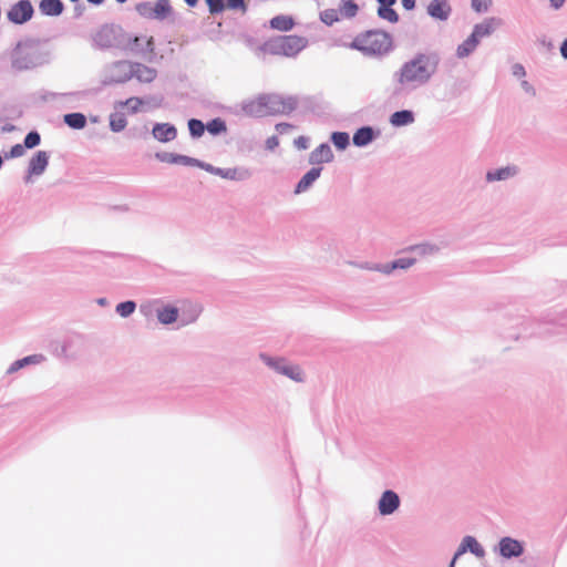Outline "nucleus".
<instances>
[{
    "label": "nucleus",
    "mask_w": 567,
    "mask_h": 567,
    "mask_svg": "<svg viewBox=\"0 0 567 567\" xmlns=\"http://www.w3.org/2000/svg\"><path fill=\"white\" fill-rule=\"evenodd\" d=\"M25 152V147L23 146V144H16L11 147V150L9 151V153L6 154V158H18V157H21Z\"/></svg>",
    "instance_id": "nucleus-52"
},
{
    "label": "nucleus",
    "mask_w": 567,
    "mask_h": 567,
    "mask_svg": "<svg viewBox=\"0 0 567 567\" xmlns=\"http://www.w3.org/2000/svg\"><path fill=\"white\" fill-rule=\"evenodd\" d=\"M64 94H61V93H55V92H50V91H45V90H41L37 93V96L38 99L41 101V102H51V101H54L56 100L59 96H63Z\"/></svg>",
    "instance_id": "nucleus-51"
},
{
    "label": "nucleus",
    "mask_w": 567,
    "mask_h": 567,
    "mask_svg": "<svg viewBox=\"0 0 567 567\" xmlns=\"http://www.w3.org/2000/svg\"><path fill=\"white\" fill-rule=\"evenodd\" d=\"M322 167L319 166L309 169L297 183L293 189V194L300 195L302 193L308 192L312 187L313 183L320 177Z\"/></svg>",
    "instance_id": "nucleus-24"
},
{
    "label": "nucleus",
    "mask_w": 567,
    "mask_h": 567,
    "mask_svg": "<svg viewBox=\"0 0 567 567\" xmlns=\"http://www.w3.org/2000/svg\"><path fill=\"white\" fill-rule=\"evenodd\" d=\"M503 25V20L501 18L491 17L486 18L483 22L474 25L472 35L476 38V40H481L482 38L491 35L495 30Z\"/></svg>",
    "instance_id": "nucleus-18"
},
{
    "label": "nucleus",
    "mask_w": 567,
    "mask_h": 567,
    "mask_svg": "<svg viewBox=\"0 0 567 567\" xmlns=\"http://www.w3.org/2000/svg\"><path fill=\"white\" fill-rule=\"evenodd\" d=\"M379 135V130L369 125L361 126L353 133L352 143L357 147H365L377 140Z\"/></svg>",
    "instance_id": "nucleus-20"
},
{
    "label": "nucleus",
    "mask_w": 567,
    "mask_h": 567,
    "mask_svg": "<svg viewBox=\"0 0 567 567\" xmlns=\"http://www.w3.org/2000/svg\"><path fill=\"white\" fill-rule=\"evenodd\" d=\"M495 550L505 559L518 558L524 554V544L518 539L506 536L499 539Z\"/></svg>",
    "instance_id": "nucleus-13"
},
{
    "label": "nucleus",
    "mask_w": 567,
    "mask_h": 567,
    "mask_svg": "<svg viewBox=\"0 0 567 567\" xmlns=\"http://www.w3.org/2000/svg\"><path fill=\"white\" fill-rule=\"evenodd\" d=\"M415 121V114L411 110L395 111L390 115L389 122L394 127L408 126Z\"/></svg>",
    "instance_id": "nucleus-31"
},
{
    "label": "nucleus",
    "mask_w": 567,
    "mask_h": 567,
    "mask_svg": "<svg viewBox=\"0 0 567 567\" xmlns=\"http://www.w3.org/2000/svg\"><path fill=\"white\" fill-rule=\"evenodd\" d=\"M550 7L555 10H559L566 2V0H548Z\"/></svg>",
    "instance_id": "nucleus-60"
},
{
    "label": "nucleus",
    "mask_w": 567,
    "mask_h": 567,
    "mask_svg": "<svg viewBox=\"0 0 567 567\" xmlns=\"http://www.w3.org/2000/svg\"><path fill=\"white\" fill-rule=\"evenodd\" d=\"M402 6L405 10H413L415 8V1L416 0H401Z\"/></svg>",
    "instance_id": "nucleus-61"
},
{
    "label": "nucleus",
    "mask_w": 567,
    "mask_h": 567,
    "mask_svg": "<svg viewBox=\"0 0 567 567\" xmlns=\"http://www.w3.org/2000/svg\"><path fill=\"white\" fill-rule=\"evenodd\" d=\"M460 547L461 553L470 551L477 558H483L486 554L484 547L477 542V539L470 535L463 537Z\"/></svg>",
    "instance_id": "nucleus-30"
},
{
    "label": "nucleus",
    "mask_w": 567,
    "mask_h": 567,
    "mask_svg": "<svg viewBox=\"0 0 567 567\" xmlns=\"http://www.w3.org/2000/svg\"><path fill=\"white\" fill-rule=\"evenodd\" d=\"M39 9L44 16L58 17L62 14L64 4L61 0H41Z\"/></svg>",
    "instance_id": "nucleus-32"
},
{
    "label": "nucleus",
    "mask_w": 567,
    "mask_h": 567,
    "mask_svg": "<svg viewBox=\"0 0 567 567\" xmlns=\"http://www.w3.org/2000/svg\"><path fill=\"white\" fill-rule=\"evenodd\" d=\"M210 14L221 13L226 9L225 0H205Z\"/></svg>",
    "instance_id": "nucleus-49"
},
{
    "label": "nucleus",
    "mask_w": 567,
    "mask_h": 567,
    "mask_svg": "<svg viewBox=\"0 0 567 567\" xmlns=\"http://www.w3.org/2000/svg\"><path fill=\"white\" fill-rule=\"evenodd\" d=\"M40 143H41V135L39 134L38 131H34V130L30 131L24 136V140H23V146L29 150L37 147Z\"/></svg>",
    "instance_id": "nucleus-46"
},
{
    "label": "nucleus",
    "mask_w": 567,
    "mask_h": 567,
    "mask_svg": "<svg viewBox=\"0 0 567 567\" xmlns=\"http://www.w3.org/2000/svg\"><path fill=\"white\" fill-rule=\"evenodd\" d=\"M519 173V168L516 165H507L504 167L489 169L486 172L485 179L487 183L504 182L508 181Z\"/></svg>",
    "instance_id": "nucleus-21"
},
{
    "label": "nucleus",
    "mask_w": 567,
    "mask_h": 567,
    "mask_svg": "<svg viewBox=\"0 0 567 567\" xmlns=\"http://www.w3.org/2000/svg\"><path fill=\"white\" fill-rule=\"evenodd\" d=\"M206 172L213 175H217L221 178L234 181V182H244L249 179L252 176V171L245 166L229 167V168H220L216 167L209 163L206 165Z\"/></svg>",
    "instance_id": "nucleus-11"
},
{
    "label": "nucleus",
    "mask_w": 567,
    "mask_h": 567,
    "mask_svg": "<svg viewBox=\"0 0 567 567\" xmlns=\"http://www.w3.org/2000/svg\"><path fill=\"white\" fill-rule=\"evenodd\" d=\"M378 17L380 19L386 20L391 23H396L399 21L398 12L392 9V7H378Z\"/></svg>",
    "instance_id": "nucleus-45"
},
{
    "label": "nucleus",
    "mask_w": 567,
    "mask_h": 567,
    "mask_svg": "<svg viewBox=\"0 0 567 567\" xmlns=\"http://www.w3.org/2000/svg\"><path fill=\"white\" fill-rule=\"evenodd\" d=\"M144 104V100L141 97H130L125 101H120L116 103L115 109H124L127 107L130 113L136 114L141 111V106Z\"/></svg>",
    "instance_id": "nucleus-37"
},
{
    "label": "nucleus",
    "mask_w": 567,
    "mask_h": 567,
    "mask_svg": "<svg viewBox=\"0 0 567 567\" xmlns=\"http://www.w3.org/2000/svg\"><path fill=\"white\" fill-rule=\"evenodd\" d=\"M206 130L208 131L209 134L216 136V135H220V134L225 133L227 131V125L223 118L216 117V118L210 120L206 124Z\"/></svg>",
    "instance_id": "nucleus-41"
},
{
    "label": "nucleus",
    "mask_w": 567,
    "mask_h": 567,
    "mask_svg": "<svg viewBox=\"0 0 567 567\" xmlns=\"http://www.w3.org/2000/svg\"><path fill=\"white\" fill-rule=\"evenodd\" d=\"M426 12L434 20L446 21L452 13V7L449 0H431Z\"/></svg>",
    "instance_id": "nucleus-19"
},
{
    "label": "nucleus",
    "mask_w": 567,
    "mask_h": 567,
    "mask_svg": "<svg viewBox=\"0 0 567 567\" xmlns=\"http://www.w3.org/2000/svg\"><path fill=\"white\" fill-rule=\"evenodd\" d=\"M124 29L114 23H106L100 27L92 35L94 47L106 50H121L124 43Z\"/></svg>",
    "instance_id": "nucleus-6"
},
{
    "label": "nucleus",
    "mask_w": 567,
    "mask_h": 567,
    "mask_svg": "<svg viewBox=\"0 0 567 567\" xmlns=\"http://www.w3.org/2000/svg\"><path fill=\"white\" fill-rule=\"evenodd\" d=\"M400 505L399 494L392 489H385L378 501V511L381 516H390L399 509Z\"/></svg>",
    "instance_id": "nucleus-15"
},
{
    "label": "nucleus",
    "mask_w": 567,
    "mask_h": 567,
    "mask_svg": "<svg viewBox=\"0 0 567 567\" xmlns=\"http://www.w3.org/2000/svg\"><path fill=\"white\" fill-rule=\"evenodd\" d=\"M132 70L134 71L133 78H135L141 83H151L157 76V71L154 68L138 62H132Z\"/></svg>",
    "instance_id": "nucleus-29"
},
{
    "label": "nucleus",
    "mask_w": 567,
    "mask_h": 567,
    "mask_svg": "<svg viewBox=\"0 0 567 567\" xmlns=\"http://www.w3.org/2000/svg\"><path fill=\"white\" fill-rule=\"evenodd\" d=\"M175 164L185 165V166H194V167L202 168L204 171H206V167H207L206 162H203L200 159H197V158H194V157H190L187 155H181V154H176Z\"/></svg>",
    "instance_id": "nucleus-42"
},
{
    "label": "nucleus",
    "mask_w": 567,
    "mask_h": 567,
    "mask_svg": "<svg viewBox=\"0 0 567 567\" xmlns=\"http://www.w3.org/2000/svg\"><path fill=\"white\" fill-rule=\"evenodd\" d=\"M49 153L45 151H38L29 161L27 176L24 177L25 183L31 182L32 176H41L49 165Z\"/></svg>",
    "instance_id": "nucleus-14"
},
{
    "label": "nucleus",
    "mask_w": 567,
    "mask_h": 567,
    "mask_svg": "<svg viewBox=\"0 0 567 567\" xmlns=\"http://www.w3.org/2000/svg\"><path fill=\"white\" fill-rule=\"evenodd\" d=\"M45 357L42 354V353H35V354H31V355H27L22 359H19V360H16L14 362H12L10 364V367L7 369V374H13L18 371H20L21 369H24L29 365H37V364H41L42 362L45 361Z\"/></svg>",
    "instance_id": "nucleus-27"
},
{
    "label": "nucleus",
    "mask_w": 567,
    "mask_h": 567,
    "mask_svg": "<svg viewBox=\"0 0 567 567\" xmlns=\"http://www.w3.org/2000/svg\"><path fill=\"white\" fill-rule=\"evenodd\" d=\"M240 111L244 115L255 118L266 117L265 101H262V94L257 95L254 99H246L239 104Z\"/></svg>",
    "instance_id": "nucleus-16"
},
{
    "label": "nucleus",
    "mask_w": 567,
    "mask_h": 567,
    "mask_svg": "<svg viewBox=\"0 0 567 567\" xmlns=\"http://www.w3.org/2000/svg\"><path fill=\"white\" fill-rule=\"evenodd\" d=\"M380 7H392L396 3V0H377Z\"/></svg>",
    "instance_id": "nucleus-64"
},
{
    "label": "nucleus",
    "mask_w": 567,
    "mask_h": 567,
    "mask_svg": "<svg viewBox=\"0 0 567 567\" xmlns=\"http://www.w3.org/2000/svg\"><path fill=\"white\" fill-rule=\"evenodd\" d=\"M178 318H179V308L172 303H166L162 299L159 310L157 313L158 322L164 326H169L175 322H178Z\"/></svg>",
    "instance_id": "nucleus-22"
},
{
    "label": "nucleus",
    "mask_w": 567,
    "mask_h": 567,
    "mask_svg": "<svg viewBox=\"0 0 567 567\" xmlns=\"http://www.w3.org/2000/svg\"><path fill=\"white\" fill-rule=\"evenodd\" d=\"M135 10L142 18L148 20H168L172 23L176 20V13L169 0H156L154 4L148 1L140 2L135 6Z\"/></svg>",
    "instance_id": "nucleus-7"
},
{
    "label": "nucleus",
    "mask_w": 567,
    "mask_h": 567,
    "mask_svg": "<svg viewBox=\"0 0 567 567\" xmlns=\"http://www.w3.org/2000/svg\"><path fill=\"white\" fill-rule=\"evenodd\" d=\"M350 48L367 55H383L392 49V37L383 30H369L358 34Z\"/></svg>",
    "instance_id": "nucleus-3"
},
{
    "label": "nucleus",
    "mask_w": 567,
    "mask_h": 567,
    "mask_svg": "<svg viewBox=\"0 0 567 567\" xmlns=\"http://www.w3.org/2000/svg\"><path fill=\"white\" fill-rule=\"evenodd\" d=\"M34 9L30 0H19L7 13V18L14 24H23L31 20Z\"/></svg>",
    "instance_id": "nucleus-12"
},
{
    "label": "nucleus",
    "mask_w": 567,
    "mask_h": 567,
    "mask_svg": "<svg viewBox=\"0 0 567 567\" xmlns=\"http://www.w3.org/2000/svg\"><path fill=\"white\" fill-rule=\"evenodd\" d=\"M136 307L137 305L134 300H126L117 303L115 311L121 318H128L135 312Z\"/></svg>",
    "instance_id": "nucleus-40"
},
{
    "label": "nucleus",
    "mask_w": 567,
    "mask_h": 567,
    "mask_svg": "<svg viewBox=\"0 0 567 567\" xmlns=\"http://www.w3.org/2000/svg\"><path fill=\"white\" fill-rule=\"evenodd\" d=\"M464 554L465 553H461V547L458 546L450 563H453V565L456 566L457 559Z\"/></svg>",
    "instance_id": "nucleus-63"
},
{
    "label": "nucleus",
    "mask_w": 567,
    "mask_h": 567,
    "mask_svg": "<svg viewBox=\"0 0 567 567\" xmlns=\"http://www.w3.org/2000/svg\"><path fill=\"white\" fill-rule=\"evenodd\" d=\"M333 153L328 143H322L316 147L309 155V163L311 165H319L322 163H330L333 161Z\"/></svg>",
    "instance_id": "nucleus-25"
},
{
    "label": "nucleus",
    "mask_w": 567,
    "mask_h": 567,
    "mask_svg": "<svg viewBox=\"0 0 567 567\" xmlns=\"http://www.w3.org/2000/svg\"><path fill=\"white\" fill-rule=\"evenodd\" d=\"M559 51L563 59L567 60V38L561 42Z\"/></svg>",
    "instance_id": "nucleus-62"
},
{
    "label": "nucleus",
    "mask_w": 567,
    "mask_h": 567,
    "mask_svg": "<svg viewBox=\"0 0 567 567\" xmlns=\"http://www.w3.org/2000/svg\"><path fill=\"white\" fill-rule=\"evenodd\" d=\"M187 125H188L189 134L193 138H199L204 135L206 125L200 120L190 118V120H188Z\"/></svg>",
    "instance_id": "nucleus-44"
},
{
    "label": "nucleus",
    "mask_w": 567,
    "mask_h": 567,
    "mask_svg": "<svg viewBox=\"0 0 567 567\" xmlns=\"http://www.w3.org/2000/svg\"><path fill=\"white\" fill-rule=\"evenodd\" d=\"M152 135L162 143H168L176 138L177 128L171 123H155L152 128Z\"/></svg>",
    "instance_id": "nucleus-23"
},
{
    "label": "nucleus",
    "mask_w": 567,
    "mask_h": 567,
    "mask_svg": "<svg viewBox=\"0 0 567 567\" xmlns=\"http://www.w3.org/2000/svg\"><path fill=\"white\" fill-rule=\"evenodd\" d=\"M64 123L73 130H82L86 125V116L80 112L68 113L63 116Z\"/></svg>",
    "instance_id": "nucleus-35"
},
{
    "label": "nucleus",
    "mask_w": 567,
    "mask_h": 567,
    "mask_svg": "<svg viewBox=\"0 0 567 567\" xmlns=\"http://www.w3.org/2000/svg\"><path fill=\"white\" fill-rule=\"evenodd\" d=\"M522 87H523V90H524L526 93H529V94H532V95H535V94H536L535 89H534V87H533V85H532V84H529V82H527V81H523V82H522Z\"/></svg>",
    "instance_id": "nucleus-58"
},
{
    "label": "nucleus",
    "mask_w": 567,
    "mask_h": 567,
    "mask_svg": "<svg viewBox=\"0 0 567 567\" xmlns=\"http://www.w3.org/2000/svg\"><path fill=\"white\" fill-rule=\"evenodd\" d=\"M121 51L130 52L133 54L153 53L154 39L153 37H150L147 39L145 37L140 35L132 37L130 33L125 32L124 43L121 48Z\"/></svg>",
    "instance_id": "nucleus-10"
},
{
    "label": "nucleus",
    "mask_w": 567,
    "mask_h": 567,
    "mask_svg": "<svg viewBox=\"0 0 567 567\" xmlns=\"http://www.w3.org/2000/svg\"><path fill=\"white\" fill-rule=\"evenodd\" d=\"M416 264V258L404 257L382 264L381 274L391 276L395 270H408Z\"/></svg>",
    "instance_id": "nucleus-26"
},
{
    "label": "nucleus",
    "mask_w": 567,
    "mask_h": 567,
    "mask_svg": "<svg viewBox=\"0 0 567 567\" xmlns=\"http://www.w3.org/2000/svg\"><path fill=\"white\" fill-rule=\"evenodd\" d=\"M269 25L274 30L290 31L295 27V20L290 16L279 14L269 21Z\"/></svg>",
    "instance_id": "nucleus-33"
},
{
    "label": "nucleus",
    "mask_w": 567,
    "mask_h": 567,
    "mask_svg": "<svg viewBox=\"0 0 567 567\" xmlns=\"http://www.w3.org/2000/svg\"><path fill=\"white\" fill-rule=\"evenodd\" d=\"M267 116L290 114L298 106L296 96H284L278 93H262Z\"/></svg>",
    "instance_id": "nucleus-8"
},
{
    "label": "nucleus",
    "mask_w": 567,
    "mask_h": 567,
    "mask_svg": "<svg viewBox=\"0 0 567 567\" xmlns=\"http://www.w3.org/2000/svg\"><path fill=\"white\" fill-rule=\"evenodd\" d=\"M440 63L441 55L437 51L415 52L393 73L394 94L427 85L437 73Z\"/></svg>",
    "instance_id": "nucleus-1"
},
{
    "label": "nucleus",
    "mask_w": 567,
    "mask_h": 567,
    "mask_svg": "<svg viewBox=\"0 0 567 567\" xmlns=\"http://www.w3.org/2000/svg\"><path fill=\"white\" fill-rule=\"evenodd\" d=\"M480 44L478 40L474 38L472 34L468 35V38L463 41L456 49V55L460 59L467 58L471 55Z\"/></svg>",
    "instance_id": "nucleus-34"
},
{
    "label": "nucleus",
    "mask_w": 567,
    "mask_h": 567,
    "mask_svg": "<svg viewBox=\"0 0 567 567\" xmlns=\"http://www.w3.org/2000/svg\"><path fill=\"white\" fill-rule=\"evenodd\" d=\"M9 60L13 73L29 72L49 64L51 52L38 40L23 39L11 49Z\"/></svg>",
    "instance_id": "nucleus-2"
},
{
    "label": "nucleus",
    "mask_w": 567,
    "mask_h": 567,
    "mask_svg": "<svg viewBox=\"0 0 567 567\" xmlns=\"http://www.w3.org/2000/svg\"><path fill=\"white\" fill-rule=\"evenodd\" d=\"M492 3H493L492 0H471L472 9L477 13L488 11Z\"/></svg>",
    "instance_id": "nucleus-50"
},
{
    "label": "nucleus",
    "mask_w": 567,
    "mask_h": 567,
    "mask_svg": "<svg viewBox=\"0 0 567 567\" xmlns=\"http://www.w3.org/2000/svg\"><path fill=\"white\" fill-rule=\"evenodd\" d=\"M279 145V140L276 135H272L266 141V148L269 151H274Z\"/></svg>",
    "instance_id": "nucleus-57"
},
{
    "label": "nucleus",
    "mask_w": 567,
    "mask_h": 567,
    "mask_svg": "<svg viewBox=\"0 0 567 567\" xmlns=\"http://www.w3.org/2000/svg\"><path fill=\"white\" fill-rule=\"evenodd\" d=\"M298 150H306L309 146V140L306 136H299L293 142Z\"/></svg>",
    "instance_id": "nucleus-55"
},
{
    "label": "nucleus",
    "mask_w": 567,
    "mask_h": 567,
    "mask_svg": "<svg viewBox=\"0 0 567 567\" xmlns=\"http://www.w3.org/2000/svg\"><path fill=\"white\" fill-rule=\"evenodd\" d=\"M226 7L233 10H243L246 11L245 0H227Z\"/></svg>",
    "instance_id": "nucleus-54"
},
{
    "label": "nucleus",
    "mask_w": 567,
    "mask_h": 567,
    "mask_svg": "<svg viewBox=\"0 0 567 567\" xmlns=\"http://www.w3.org/2000/svg\"><path fill=\"white\" fill-rule=\"evenodd\" d=\"M291 127H292V125H291V124H288V123H278V124L276 125V130H277L280 134H282V133L287 132V131H288L289 128H291Z\"/></svg>",
    "instance_id": "nucleus-59"
},
{
    "label": "nucleus",
    "mask_w": 567,
    "mask_h": 567,
    "mask_svg": "<svg viewBox=\"0 0 567 567\" xmlns=\"http://www.w3.org/2000/svg\"><path fill=\"white\" fill-rule=\"evenodd\" d=\"M338 13V10L327 9L320 12V20L327 25H332L334 22L339 21Z\"/></svg>",
    "instance_id": "nucleus-48"
},
{
    "label": "nucleus",
    "mask_w": 567,
    "mask_h": 567,
    "mask_svg": "<svg viewBox=\"0 0 567 567\" xmlns=\"http://www.w3.org/2000/svg\"><path fill=\"white\" fill-rule=\"evenodd\" d=\"M131 61H116L107 65L104 70L102 83L104 85L122 84L131 80L134 75Z\"/></svg>",
    "instance_id": "nucleus-9"
},
{
    "label": "nucleus",
    "mask_w": 567,
    "mask_h": 567,
    "mask_svg": "<svg viewBox=\"0 0 567 567\" xmlns=\"http://www.w3.org/2000/svg\"><path fill=\"white\" fill-rule=\"evenodd\" d=\"M155 157L163 163L175 164L176 154L168 153V152H161V153H156Z\"/></svg>",
    "instance_id": "nucleus-53"
},
{
    "label": "nucleus",
    "mask_w": 567,
    "mask_h": 567,
    "mask_svg": "<svg viewBox=\"0 0 567 567\" xmlns=\"http://www.w3.org/2000/svg\"><path fill=\"white\" fill-rule=\"evenodd\" d=\"M338 11L343 18L351 19L357 16L359 6L353 0H341Z\"/></svg>",
    "instance_id": "nucleus-36"
},
{
    "label": "nucleus",
    "mask_w": 567,
    "mask_h": 567,
    "mask_svg": "<svg viewBox=\"0 0 567 567\" xmlns=\"http://www.w3.org/2000/svg\"><path fill=\"white\" fill-rule=\"evenodd\" d=\"M162 299H152L140 305V312L145 317L150 318L153 315L158 313Z\"/></svg>",
    "instance_id": "nucleus-39"
},
{
    "label": "nucleus",
    "mask_w": 567,
    "mask_h": 567,
    "mask_svg": "<svg viewBox=\"0 0 567 567\" xmlns=\"http://www.w3.org/2000/svg\"><path fill=\"white\" fill-rule=\"evenodd\" d=\"M127 125L125 114L122 112H115L110 115V128L112 132H122Z\"/></svg>",
    "instance_id": "nucleus-38"
},
{
    "label": "nucleus",
    "mask_w": 567,
    "mask_h": 567,
    "mask_svg": "<svg viewBox=\"0 0 567 567\" xmlns=\"http://www.w3.org/2000/svg\"><path fill=\"white\" fill-rule=\"evenodd\" d=\"M442 249V246L431 241H424L415 245H411L404 249L406 252H414L420 257H430L437 255Z\"/></svg>",
    "instance_id": "nucleus-28"
},
{
    "label": "nucleus",
    "mask_w": 567,
    "mask_h": 567,
    "mask_svg": "<svg viewBox=\"0 0 567 567\" xmlns=\"http://www.w3.org/2000/svg\"><path fill=\"white\" fill-rule=\"evenodd\" d=\"M179 308L178 327L194 323L200 316L203 308L199 303L185 301Z\"/></svg>",
    "instance_id": "nucleus-17"
},
{
    "label": "nucleus",
    "mask_w": 567,
    "mask_h": 567,
    "mask_svg": "<svg viewBox=\"0 0 567 567\" xmlns=\"http://www.w3.org/2000/svg\"><path fill=\"white\" fill-rule=\"evenodd\" d=\"M512 73L516 78H523L526 75L525 68L520 63H516L512 66Z\"/></svg>",
    "instance_id": "nucleus-56"
},
{
    "label": "nucleus",
    "mask_w": 567,
    "mask_h": 567,
    "mask_svg": "<svg viewBox=\"0 0 567 567\" xmlns=\"http://www.w3.org/2000/svg\"><path fill=\"white\" fill-rule=\"evenodd\" d=\"M308 41L299 35H278L266 41L259 49L271 55L296 56Z\"/></svg>",
    "instance_id": "nucleus-4"
},
{
    "label": "nucleus",
    "mask_w": 567,
    "mask_h": 567,
    "mask_svg": "<svg viewBox=\"0 0 567 567\" xmlns=\"http://www.w3.org/2000/svg\"><path fill=\"white\" fill-rule=\"evenodd\" d=\"M258 357L259 360L274 372L298 383L305 382V373L300 365L291 363L284 357H272L265 352L259 353Z\"/></svg>",
    "instance_id": "nucleus-5"
},
{
    "label": "nucleus",
    "mask_w": 567,
    "mask_h": 567,
    "mask_svg": "<svg viewBox=\"0 0 567 567\" xmlns=\"http://www.w3.org/2000/svg\"><path fill=\"white\" fill-rule=\"evenodd\" d=\"M350 266H353L355 268L362 269V270H369V271H378L381 272L382 264L377 262H370V261H348Z\"/></svg>",
    "instance_id": "nucleus-47"
},
{
    "label": "nucleus",
    "mask_w": 567,
    "mask_h": 567,
    "mask_svg": "<svg viewBox=\"0 0 567 567\" xmlns=\"http://www.w3.org/2000/svg\"><path fill=\"white\" fill-rule=\"evenodd\" d=\"M330 141L338 150L343 151L350 144V136L347 132H333Z\"/></svg>",
    "instance_id": "nucleus-43"
}]
</instances>
